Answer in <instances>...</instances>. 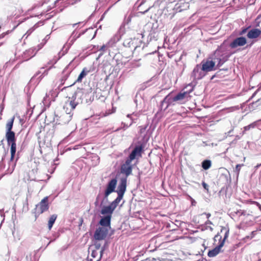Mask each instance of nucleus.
I'll use <instances>...</instances> for the list:
<instances>
[{
	"label": "nucleus",
	"mask_w": 261,
	"mask_h": 261,
	"mask_svg": "<svg viewBox=\"0 0 261 261\" xmlns=\"http://www.w3.org/2000/svg\"><path fill=\"white\" fill-rule=\"evenodd\" d=\"M231 55V53L228 49V47L224 43L219 46L214 53L211 55L212 59L217 63V67L220 68L226 62Z\"/></svg>",
	"instance_id": "obj_1"
},
{
	"label": "nucleus",
	"mask_w": 261,
	"mask_h": 261,
	"mask_svg": "<svg viewBox=\"0 0 261 261\" xmlns=\"http://www.w3.org/2000/svg\"><path fill=\"white\" fill-rule=\"evenodd\" d=\"M192 89L190 90L189 92H184L178 93L176 95L172 96L171 94L167 95L164 99L162 101V105L166 103V106L164 109L165 111L167 108L171 105H174L175 102L180 101L183 100L186 96L190 93Z\"/></svg>",
	"instance_id": "obj_2"
},
{
	"label": "nucleus",
	"mask_w": 261,
	"mask_h": 261,
	"mask_svg": "<svg viewBox=\"0 0 261 261\" xmlns=\"http://www.w3.org/2000/svg\"><path fill=\"white\" fill-rule=\"evenodd\" d=\"M202 70L205 72H208L213 70H215L219 68L217 67V63L215 61L212 59V56L211 55L206 61L203 60L201 63Z\"/></svg>",
	"instance_id": "obj_3"
},
{
	"label": "nucleus",
	"mask_w": 261,
	"mask_h": 261,
	"mask_svg": "<svg viewBox=\"0 0 261 261\" xmlns=\"http://www.w3.org/2000/svg\"><path fill=\"white\" fill-rule=\"evenodd\" d=\"M145 29H147L149 32L148 37L149 38L150 41L152 40H156L158 39L159 29L156 23H148L145 25Z\"/></svg>",
	"instance_id": "obj_4"
},
{
	"label": "nucleus",
	"mask_w": 261,
	"mask_h": 261,
	"mask_svg": "<svg viewBox=\"0 0 261 261\" xmlns=\"http://www.w3.org/2000/svg\"><path fill=\"white\" fill-rule=\"evenodd\" d=\"M65 111V113L59 117L55 115L54 121H56V123L59 124H66L68 123L71 120L73 114L71 111Z\"/></svg>",
	"instance_id": "obj_5"
},
{
	"label": "nucleus",
	"mask_w": 261,
	"mask_h": 261,
	"mask_svg": "<svg viewBox=\"0 0 261 261\" xmlns=\"http://www.w3.org/2000/svg\"><path fill=\"white\" fill-rule=\"evenodd\" d=\"M48 197H44L41 201L36 205L35 216L38 217L40 214L47 211L49 208L48 203Z\"/></svg>",
	"instance_id": "obj_6"
},
{
	"label": "nucleus",
	"mask_w": 261,
	"mask_h": 261,
	"mask_svg": "<svg viewBox=\"0 0 261 261\" xmlns=\"http://www.w3.org/2000/svg\"><path fill=\"white\" fill-rule=\"evenodd\" d=\"M143 150V146L142 144L136 145L126 160L132 162L135 159H138L141 156V153Z\"/></svg>",
	"instance_id": "obj_7"
},
{
	"label": "nucleus",
	"mask_w": 261,
	"mask_h": 261,
	"mask_svg": "<svg viewBox=\"0 0 261 261\" xmlns=\"http://www.w3.org/2000/svg\"><path fill=\"white\" fill-rule=\"evenodd\" d=\"M108 228L105 227H98L96 229L94 237L96 240L100 241L106 238L108 234Z\"/></svg>",
	"instance_id": "obj_8"
},
{
	"label": "nucleus",
	"mask_w": 261,
	"mask_h": 261,
	"mask_svg": "<svg viewBox=\"0 0 261 261\" xmlns=\"http://www.w3.org/2000/svg\"><path fill=\"white\" fill-rule=\"evenodd\" d=\"M117 180L116 178L112 179L108 183L104 194V198L108 199L109 195L113 192H116L115 188L117 185Z\"/></svg>",
	"instance_id": "obj_9"
},
{
	"label": "nucleus",
	"mask_w": 261,
	"mask_h": 261,
	"mask_svg": "<svg viewBox=\"0 0 261 261\" xmlns=\"http://www.w3.org/2000/svg\"><path fill=\"white\" fill-rule=\"evenodd\" d=\"M205 71L202 70L200 65H197L192 72L191 76L193 80H199L205 75Z\"/></svg>",
	"instance_id": "obj_10"
},
{
	"label": "nucleus",
	"mask_w": 261,
	"mask_h": 261,
	"mask_svg": "<svg viewBox=\"0 0 261 261\" xmlns=\"http://www.w3.org/2000/svg\"><path fill=\"white\" fill-rule=\"evenodd\" d=\"M126 177L121 178L116 192L118 195L123 196L126 190Z\"/></svg>",
	"instance_id": "obj_11"
},
{
	"label": "nucleus",
	"mask_w": 261,
	"mask_h": 261,
	"mask_svg": "<svg viewBox=\"0 0 261 261\" xmlns=\"http://www.w3.org/2000/svg\"><path fill=\"white\" fill-rule=\"evenodd\" d=\"M247 43V40L244 37H239L234 39L229 44L231 48H236L239 46H243Z\"/></svg>",
	"instance_id": "obj_12"
},
{
	"label": "nucleus",
	"mask_w": 261,
	"mask_h": 261,
	"mask_svg": "<svg viewBox=\"0 0 261 261\" xmlns=\"http://www.w3.org/2000/svg\"><path fill=\"white\" fill-rule=\"evenodd\" d=\"M130 161L126 160L125 163L122 164L121 167V172L125 174L126 177L129 176L132 172V166L131 165Z\"/></svg>",
	"instance_id": "obj_13"
},
{
	"label": "nucleus",
	"mask_w": 261,
	"mask_h": 261,
	"mask_svg": "<svg viewBox=\"0 0 261 261\" xmlns=\"http://www.w3.org/2000/svg\"><path fill=\"white\" fill-rule=\"evenodd\" d=\"M123 44L124 46L129 48L132 51L136 50L138 47L135 39L133 40L131 38L126 39L124 41Z\"/></svg>",
	"instance_id": "obj_14"
},
{
	"label": "nucleus",
	"mask_w": 261,
	"mask_h": 261,
	"mask_svg": "<svg viewBox=\"0 0 261 261\" xmlns=\"http://www.w3.org/2000/svg\"><path fill=\"white\" fill-rule=\"evenodd\" d=\"M224 246V241H220L219 245L213 249L208 252L207 255L210 257H213L218 255L220 252L221 248Z\"/></svg>",
	"instance_id": "obj_15"
},
{
	"label": "nucleus",
	"mask_w": 261,
	"mask_h": 261,
	"mask_svg": "<svg viewBox=\"0 0 261 261\" xmlns=\"http://www.w3.org/2000/svg\"><path fill=\"white\" fill-rule=\"evenodd\" d=\"M190 2L185 0L184 1H180L176 4L174 9L178 12L187 10L189 8Z\"/></svg>",
	"instance_id": "obj_16"
},
{
	"label": "nucleus",
	"mask_w": 261,
	"mask_h": 261,
	"mask_svg": "<svg viewBox=\"0 0 261 261\" xmlns=\"http://www.w3.org/2000/svg\"><path fill=\"white\" fill-rule=\"evenodd\" d=\"M111 218L110 215L104 216L101 217L98 223L101 226L111 228Z\"/></svg>",
	"instance_id": "obj_17"
},
{
	"label": "nucleus",
	"mask_w": 261,
	"mask_h": 261,
	"mask_svg": "<svg viewBox=\"0 0 261 261\" xmlns=\"http://www.w3.org/2000/svg\"><path fill=\"white\" fill-rule=\"evenodd\" d=\"M261 34V30L258 29H252L248 31L247 36L249 39L257 38Z\"/></svg>",
	"instance_id": "obj_18"
},
{
	"label": "nucleus",
	"mask_w": 261,
	"mask_h": 261,
	"mask_svg": "<svg viewBox=\"0 0 261 261\" xmlns=\"http://www.w3.org/2000/svg\"><path fill=\"white\" fill-rule=\"evenodd\" d=\"M115 209L110 204L108 206H103L100 211V213L105 216L110 215L111 217Z\"/></svg>",
	"instance_id": "obj_19"
},
{
	"label": "nucleus",
	"mask_w": 261,
	"mask_h": 261,
	"mask_svg": "<svg viewBox=\"0 0 261 261\" xmlns=\"http://www.w3.org/2000/svg\"><path fill=\"white\" fill-rule=\"evenodd\" d=\"M78 102L75 101L73 99H71L70 101L66 102V105L64 107V109L68 111V109L70 108V111L72 112V111L76 108Z\"/></svg>",
	"instance_id": "obj_20"
},
{
	"label": "nucleus",
	"mask_w": 261,
	"mask_h": 261,
	"mask_svg": "<svg viewBox=\"0 0 261 261\" xmlns=\"http://www.w3.org/2000/svg\"><path fill=\"white\" fill-rule=\"evenodd\" d=\"M84 95V93L82 91L79 90L76 91L72 96L71 97V99H73L78 102V104L82 102V97Z\"/></svg>",
	"instance_id": "obj_21"
},
{
	"label": "nucleus",
	"mask_w": 261,
	"mask_h": 261,
	"mask_svg": "<svg viewBox=\"0 0 261 261\" xmlns=\"http://www.w3.org/2000/svg\"><path fill=\"white\" fill-rule=\"evenodd\" d=\"M6 138L8 145H10L11 142L15 141V133L13 131L6 132Z\"/></svg>",
	"instance_id": "obj_22"
},
{
	"label": "nucleus",
	"mask_w": 261,
	"mask_h": 261,
	"mask_svg": "<svg viewBox=\"0 0 261 261\" xmlns=\"http://www.w3.org/2000/svg\"><path fill=\"white\" fill-rule=\"evenodd\" d=\"M92 70L91 69L88 70L87 68H83V70L78 76V78L76 80V82L80 83L82 82L83 79L87 75V74L90 72Z\"/></svg>",
	"instance_id": "obj_23"
},
{
	"label": "nucleus",
	"mask_w": 261,
	"mask_h": 261,
	"mask_svg": "<svg viewBox=\"0 0 261 261\" xmlns=\"http://www.w3.org/2000/svg\"><path fill=\"white\" fill-rule=\"evenodd\" d=\"M211 166L212 162L210 160H205L201 163V167L205 170H208L211 168Z\"/></svg>",
	"instance_id": "obj_24"
},
{
	"label": "nucleus",
	"mask_w": 261,
	"mask_h": 261,
	"mask_svg": "<svg viewBox=\"0 0 261 261\" xmlns=\"http://www.w3.org/2000/svg\"><path fill=\"white\" fill-rule=\"evenodd\" d=\"M11 148H10V151H11V160L13 161L14 156L15 155L16 150V144L15 142H11Z\"/></svg>",
	"instance_id": "obj_25"
},
{
	"label": "nucleus",
	"mask_w": 261,
	"mask_h": 261,
	"mask_svg": "<svg viewBox=\"0 0 261 261\" xmlns=\"http://www.w3.org/2000/svg\"><path fill=\"white\" fill-rule=\"evenodd\" d=\"M123 197V196L118 195L117 197L114 201L110 203V204L115 210L118 206L120 201L122 199Z\"/></svg>",
	"instance_id": "obj_26"
},
{
	"label": "nucleus",
	"mask_w": 261,
	"mask_h": 261,
	"mask_svg": "<svg viewBox=\"0 0 261 261\" xmlns=\"http://www.w3.org/2000/svg\"><path fill=\"white\" fill-rule=\"evenodd\" d=\"M57 218V215L56 214L52 215L49 219L48 223V227L49 230H50Z\"/></svg>",
	"instance_id": "obj_27"
},
{
	"label": "nucleus",
	"mask_w": 261,
	"mask_h": 261,
	"mask_svg": "<svg viewBox=\"0 0 261 261\" xmlns=\"http://www.w3.org/2000/svg\"><path fill=\"white\" fill-rule=\"evenodd\" d=\"M257 125V122H254L248 125L245 126L243 127L244 130L242 132V135H243L245 134L246 131L249 130L251 129L255 128Z\"/></svg>",
	"instance_id": "obj_28"
},
{
	"label": "nucleus",
	"mask_w": 261,
	"mask_h": 261,
	"mask_svg": "<svg viewBox=\"0 0 261 261\" xmlns=\"http://www.w3.org/2000/svg\"><path fill=\"white\" fill-rule=\"evenodd\" d=\"M14 120V117H13V118L9 119L7 121V123L6 124V129H7L6 132L12 131V128L13 127Z\"/></svg>",
	"instance_id": "obj_29"
},
{
	"label": "nucleus",
	"mask_w": 261,
	"mask_h": 261,
	"mask_svg": "<svg viewBox=\"0 0 261 261\" xmlns=\"http://www.w3.org/2000/svg\"><path fill=\"white\" fill-rule=\"evenodd\" d=\"M76 34L77 33L75 34V32H73L72 33V34L69 40L68 43L70 45H71L73 43L74 41L80 36V35H81L80 34H78V35H77V36H76Z\"/></svg>",
	"instance_id": "obj_30"
},
{
	"label": "nucleus",
	"mask_w": 261,
	"mask_h": 261,
	"mask_svg": "<svg viewBox=\"0 0 261 261\" xmlns=\"http://www.w3.org/2000/svg\"><path fill=\"white\" fill-rule=\"evenodd\" d=\"M15 166V164L12 161L10 160V161L9 163V168L7 171L8 174H11L13 172L14 170V168Z\"/></svg>",
	"instance_id": "obj_31"
},
{
	"label": "nucleus",
	"mask_w": 261,
	"mask_h": 261,
	"mask_svg": "<svg viewBox=\"0 0 261 261\" xmlns=\"http://www.w3.org/2000/svg\"><path fill=\"white\" fill-rule=\"evenodd\" d=\"M134 15L131 13L129 14L128 15H125L124 19V22L125 24H128L132 20V18L133 17Z\"/></svg>",
	"instance_id": "obj_32"
},
{
	"label": "nucleus",
	"mask_w": 261,
	"mask_h": 261,
	"mask_svg": "<svg viewBox=\"0 0 261 261\" xmlns=\"http://www.w3.org/2000/svg\"><path fill=\"white\" fill-rule=\"evenodd\" d=\"M221 232L223 231H225V233H224V238H223V239L222 240H221L220 241H224V243L225 242V240L228 238V234H229V229L228 228H226V227H223L222 229H221Z\"/></svg>",
	"instance_id": "obj_33"
},
{
	"label": "nucleus",
	"mask_w": 261,
	"mask_h": 261,
	"mask_svg": "<svg viewBox=\"0 0 261 261\" xmlns=\"http://www.w3.org/2000/svg\"><path fill=\"white\" fill-rule=\"evenodd\" d=\"M39 23H42V22L40 21L36 24H35L34 26V27L31 29H30L29 30H28L27 32V33L25 34H27V37L29 36L33 31L35 29V28H37L38 27V24Z\"/></svg>",
	"instance_id": "obj_34"
},
{
	"label": "nucleus",
	"mask_w": 261,
	"mask_h": 261,
	"mask_svg": "<svg viewBox=\"0 0 261 261\" xmlns=\"http://www.w3.org/2000/svg\"><path fill=\"white\" fill-rule=\"evenodd\" d=\"M238 213L239 216H248L249 215V214L245 210H239L238 211Z\"/></svg>",
	"instance_id": "obj_35"
},
{
	"label": "nucleus",
	"mask_w": 261,
	"mask_h": 261,
	"mask_svg": "<svg viewBox=\"0 0 261 261\" xmlns=\"http://www.w3.org/2000/svg\"><path fill=\"white\" fill-rule=\"evenodd\" d=\"M243 166H244V164H238L236 165V168L234 170V172L236 173L237 176H238V175L239 174V172L240 171L241 167Z\"/></svg>",
	"instance_id": "obj_36"
},
{
	"label": "nucleus",
	"mask_w": 261,
	"mask_h": 261,
	"mask_svg": "<svg viewBox=\"0 0 261 261\" xmlns=\"http://www.w3.org/2000/svg\"><path fill=\"white\" fill-rule=\"evenodd\" d=\"M254 257L256 258L255 261H261V251L257 253Z\"/></svg>",
	"instance_id": "obj_37"
},
{
	"label": "nucleus",
	"mask_w": 261,
	"mask_h": 261,
	"mask_svg": "<svg viewBox=\"0 0 261 261\" xmlns=\"http://www.w3.org/2000/svg\"><path fill=\"white\" fill-rule=\"evenodd\" d=\"M248 29V28H242V30L239 33V35H243L245 34L247 32Z\"/></svg>",
	"instance_id": "obj_38"
},
{
	"label": "nucleus",
	"mask_w": 261,
	"mask_h": 261,
	"mask_svg": "<svg viewBox=\"0 0 261 261\" xmlns=\"http://www.w3.org/2000/svg\"><path fill=\"white\" fill-rule=\"evenodd\" d=\"M131 116H132V115H130V114H128V115H127V117H130V119H131V120H132V122L129 123V125H127H127H125V124H124V127H126V128H127V127H128L129 126H130L132 125V123H133V121H134V119L132 118V117H131Z\"/></svg>",
	"instance_id": "obj_39"
},
{
	"label": "nucleus",
	"mask_w": 261,
	"mask_h": 261,
	"mask_svg": "<svg viewBox=\"0 0 261 261\" xmlns=\"http://www.w3.org/2000/svg\"><path fill=\"white\" fill-rule=\"evenodd\" d=\"M202 185L203 188L206 190L207 191H208V185L206 184L204 181H202Z\"/></svg>",
	"instance_id": "obj_40"
},
{
	"label": "nucleus",
	"mask_w": 261,
	"mask_h": 261,
	"mask_svg": "<svg viewBox=\"0 0 261 261\" xmlns=\"http://www.w3.org/2000/svg\"><path fill=\"white\" fill-rule=\"evenodd\" d=\"M105 250V245H104L102 248H101V249L100 250V258H99V259H101L102 256V254L103 253V252Z\"/></svg>",
	"instance_id": "obj_41"
},
{
	"label": "nucleus",
	"mask_w": 261,
	"mask_h": 261,
	"mask_svg": "<svg viewBox=\"0 0 261 261\" xmlns=\"http://www.w3.org/2000/svg\"><path fill=\"white\" fill-rule=\"evenodd\" d=\"M97 255V252L96 250H93L91 253V256L95 258Z\"/></svg>",
	"instance_id": "obj_42"
},
{
	"label": "nucleus",
	"mask_w": 261,
	"mask_h": 261,
	"mask_svg": "<svg viewBox=\"0 0 261 261\" xmlns=\"http://www.w3.org/2000/svg\"><path fill=\"white\" fill-rule=\"evenodd\" d=\"M190 198H191L192 205L195 206L197 203L196 201L194 199H193L192 197H190Z\"/></svg>",
	"instance_id": "obj_43"
},
{
	"label": "nucleus",
	"mask_w": 261,
	"mask_h": 261,
	"mask_svg": "<svg viewBox=\"0 0 261 261\" xmlns=\"http://www.w3.org/2000/svg\"><path fill=\"white\" fill-rule=\"evenodd\" d=\"M9 33V31H7V32L4 33L2 34L1 35H0V39L4 38Z\"/></svg>",
	"instance_id": "obj_44"
},
{
	"label": "nucleus",
	"mask_w": 261,
	"mask_h": 261,
	"mask_svg": "<svg viewBox=\"0 0 261 261\" xmlns=\"http://www.w3.org/2000/svg\"><path fill=\"white\" fill-rule=\"evenodd\" d=\"M201 215H206V218L207 219H208L211 217V214L210 213H205V212L202 213Z\"/></svg>",
	"instance_id": "obj_45"
},
{
	"label": "nucleus",
	"mask_w": 261,
	"mask_h": 261,
	"mask_svg": "<svg viewBox=\"0 0 261 261\" xmlns=\"http://www.w3.org/2000/svg\"><path fill=\"white\" fill-rule=\"evenodd\" d=\"M95 248H96V250H98L100 247V244L99 243H96L95 244Z\"/></svg>",
	"instance_id": "obj_46"
},
{
	"label": "nucleus",
	"mask_w": 261,
	"mask_h": 261,
	"mask_svg": "<svg viewBox=\"0 0 261 261\" xmlns=\"http://www.w3.org/2000/svg\"><path fill=\"white\" fill-rule=\"evenodd\" d=\"M205 224L206 225H208V224H213V223L212 221H211L210 220H207L205 222Z\"/></svg>",
	"instance_id": "obj_47"
},
{
	"label": "nucleus",
	"mask_w": 261,
	"mask_h": 261,
	"mask_svg": "<svg viewBox=\"0 0 261 261\" xmlns=\"http://www.w3.org/2000/svg\"><path fill=\"white\" fill-rule=\"evenodd\" d=\"M119 39H120V37L119 36L117 35L114 37V41H119Z\"/></svg>",
	"instance_id": "obj_48"
},
{
	"label": "nucleus",
	"mask_w": 261,
	"mask_h": 261,
	"mask_svg": "<svg viewBox=\"0 0 261 261\" xmlns=\"http://www.w3.org/2000/svg\"><path fill=\"white\" fill-rule=\"evenodd\" d=\"M106 48V45H103L100 48V50H104Z\"/></svg>",
	"instance_id": "obj_49"
},
{
	"label": "nucleus",
	"mask_w": 261,
	"mask_h": 261,
	"mask_svg": "<svg viewBox=\"0 0 261 261\" xmlns=\"http://www.w3.org/2000/svg\"><path fill=\"white\" fill-rule=\"evenodd\" d=\"M150 7H149L147 9H146L145 11H143V12H140V13H141L142 14H145L146 12H148V10H149Z\"/></svg>",
	"instance_id": "obj_50"
},
{
	"label": "nucleus",
	"mask_w": 261,
	"mask_h": 261,
	"mask_svg": "<svg viewBox=\"0 0 261 261\" xmlns=\"http://www.w3.org/2000/svg\"><path fill=\"white\" fill-rule=\"evenodd\" d=\"M261 166V164H257L255 167V169H258L260 166Z\"/></svg>",
	"instance_id": "obj_51"
},
{
	"label": "nucleus",
	"mask_w": 261,
	"mask_h": 261,
	"mask_svg": "<svg viewBox=\"0 0 261 261\" xmlns=\"http://www.w3.org/2000/svg\"><path fill=\"white\" fill-rule=\"evenodd\" d=\"M32 50L29 49V50H27L24 53V55H26L27 54L29 53V52L32 51Z\"/></svg>",
	"instance_id": "obj_52"
},
{
	"label": "nucleus",
	"mask_w": 261,
	"mask_h": 261,
	"mask_svg": "<svg viewBox=\"0 0 261 261\" xmlns=\"http://www.w3.org/2000/svg\"><path fill=\"white\" fill-rule=\"evenodd\" d=\"M233 129H231V130H230L229 132H228V135H229V134L233 131Z\"/></svg>",
	"instance_id": "obj_53"
},
{
	"label": "nucleus",
	"mask_w": 261,
	"mask_h": 261,
	"mask_svg": "<svg viewBox=\"0 0 261 261\" xmlns=\"http://www.w3.org/2000/svg\"><path fill=\"white\" fill-rule=\"evenodd\" d=\"M164 104V103L162 105V103H161V105H160V109H161V110H162Z\"/></svg>",
	"instance_id": "obj_54"
},
{
	"label": "nucleus",
	"mask_w": 261,
	"mask_h": 261,
	"mask_svg": "<svg viewBox=\"0 0 261 261\" xmlns=\"http://www.w3.org/2000/svg\"><path fill=\"white\" fill-rule=\"evenodd\" d=\"M207 228L210 229L211 231L213 230V228L211 226H208Z\"/></svg>",
	"instance_id": "obj_55"
},
{
	"label": "nucleus",
	"mask_w": 261,
	"mask_h": 261,
	"mask_svg": "<svg viewBox=\"0 0 261 261\" xmlns=\"http://www.w3.org/2000/svg\"><path fill=\"white\" fill-rule=\"evenodd\" d=\"M240 137L238 136V135H237L236 136V140H238V139H240Z\"/></svg>",
	"instance_id": "obj_56"
},
{
	"label": "nucleus",
	"mask_w": 261,
	"mask_h": 261,
	"mask_svg": "<svg viewBox=\"0 0 261 261\" xmlns=\"http://www.w3.org/2000/svg\"><path fill=\"white\" fill-rule=\"evenodd\" d=\"M114 230H112V231H111V233L110 234V236L112 235V234L114 233Z\"/></svg>",
	"instance_id": "obj_57"
},
{
	"label": "nucleus",
	"mask_w": 261,
	"mask_h": 261,
	"mask_svg": "<svg viewBox=\"0 0 261 261\" xmlns=\"http://www.w3.org/2000/svg\"><path fill=\"white\" fill-rule=\"evenodd\" d=\"M1 110H2L4 109V106L3 105H1Z\"/></svg>",
	"instance_id": "obj_58"
},
{
	"label": "nucleus",
	"mask_w": 261,
	"mask_h": 261,
	"mask_svg": "<svg viewBox=\"0 0 261 261\" xmlns=\"http://www.w3.org/2000/svg\"><path fill=\"white\" fill-rule=\"evenodd\" d=\"M215 76H216V75H213L212 77H211V80H213L214 78V77H215Z\"/></svg>",
	"instance_id": "obj_59"
},
{
	"label": "nucleus",
	"mask_w": 261,
	"mask_h": 261,
	"mask_svg": "<svg viewBox=\"0 0 261 261\" xmlns=\"http://www.w3.org/2000/svg\"><path fill=\"white\" fill-rule=\"evenodd\" d=\"M43 74H47V71L45 70Z\"/></svg>",
	"instance_id": "obj_60"
},
{
	"label": "nucleus",
	"mask_w": 261,
	"mask_h": 261,
	"mask_svg": "<svg viewBox=\"0 0 261 261\" xmlns=\"http://www.w3.org/2000/svg\"><path fill=\"white\" fill-rule=\"evenodd\" d=\"M3 159H2V160L1 162L0 163L1 167H2V162H3Z\"/></svg>",
	"instance_id": "obj_61"
},
{
	"label": "nucleus",
	"mask_w": 261,
	"mask_h": 261,
	"mask_svg": "<svg viewBox=\"0 0 261 261\" xmlns=\"http://www.w3.org/2000/svg\"><path fill=\"white\" fill-rule=\"evenodd\" d=\"M77 24V23H74L73 24V27H75V25H76Z\"/></svg>",
	"instance_id": "obj_62"
},
{
	"label": "nucleus",
	"mask_w": 261,
	"mask_h": 261,
	"mask_svg": "<svg viewBox=\"0 0 261 261\" xmlns=\"http://www.w3.org/2000/svg\"><path fill=\"white\" fill-rule=\"evenodd\" d=\"M40 72H38L37 73H36V75H38L39 74H40Z\"/></svg>",
	"instance_id": "obj_63"
},
{
	"label": "nucleus",
	"mask_w": 261,
	"mask_h": 261,
	"mask_svg": "<svg viewBox=\"0 0 261 261\" xmlns=\"http://www.w3.org/2000/svg\"><path fill=\"white\" fill-rule=\"evenodd\" d=\"M3 143V140H2V141H1V144H2Z\"/></svg>",
	"instance_id": "obj_64"
}]
</instances>
